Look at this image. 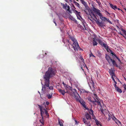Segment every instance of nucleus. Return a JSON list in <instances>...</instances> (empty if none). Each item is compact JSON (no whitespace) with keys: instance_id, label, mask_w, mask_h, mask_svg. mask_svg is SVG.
Segmentation results:
<instances>
[{"instance_id":"nucleus-35","label":"nucleus","mask_w":126,"mask_h":126,"mask_svg":"<svg viewBox=\"0 0 126 126\" xmlns=\"http://www.w3.org/2000/svg\"><path fill=\"white\" fill-rule=\"evenodd\" d=\"M67 11L70 12V7L68 5L67 6Z\"/></svg>"},{"instance_id":"nucleus-11","label":"nucleus","mask_w":126,"mask_h":126,"mask_svg":"<svg viewBox=\"0 0 126 126\" xmlns=\"http://www.w3.org/2000/svg\"><path fill=\"white\" fill-rule=\"evenodd\" d=\"M74 12L77 17L78 19L80 20V19L81 18V17L80 15V12H78L76 10H74Z\"/></svg>"},{"instance_id":"nucleus-39","label":"nucleus","mask_w":126,"mask_h":126,"mask_svg":"<svg viewBox=\"0 0 126 126\" xmlns=\"http://www.w3.org/2000/svg\"><path fill=\"white\" fill-rule=\"evenodd\" d=\"M118 34H120V35H121L122 36L124 37H125V36L123 34H122L121 33V32H118Z\"/></svg>"},{"instance_id":"nucleus-14","label":"nucleus","mask_w":126,"mask_h":126,"mask_svg":"<svg viewBox=\"0 0 126 126\" xmlns=\"http://www.w3.org/2000/svg\"><path fill=\"white\" fill-rule=\"evenodd\" d=\"M69 18V19L71 20H72L75 22L76 23L78 24V23L77 22V20L74 18L71 15H70Z\"/></svg>"},{"instance_id":"nucleus-40","label":"nucleus","mask_w":126,"mask_h":126,"mask_svg":"<svg viewBox=\"0 0 126 126\" xmlns=\"http://www.w3.org/2000/svg\"><path fill=\"white\" fill-rule=\"evenodd\" d=\"M91 56H93V57H95L93 54L91 52V54H90V57H91Z\"/></svg>"},{"instance_id":"nucleus-8","label":"nucleus","mask_w":126,"mask_h":126,"mask_svg":"<svg viewBox=\"0 0 126 126\" xmlns=\"http://www.w3.org/2000/svg\"><path fill=\"white\" fill-rule=\"evenodd\" d=\"M82 25L83 27L82 26H80V27L81 29L83 31L84 30H87L88 29V28L86 23L83 21L82 22Z\"/></svg>"},{"instance_id":"nucleus-51","label":"nucleus","mask_w":126,"mask_h":126,"mask_svg":"<svg viewBox=\"0 0 126 126\" xmlns=\"http://www.w3.org/2000/svg\"><path fill=\"white\" fill-rule=\"evenodd\" d=\"M118 123H119L120 125H121V122H120V121H119L118 122Z\"/></svg>"},{"instance_id":"nucleus-54","label":"nucleus","mask_w":126,"mask_h":126,"mask_svg":"<svg viewBox=\"0 0 126 126\" xmlns=\"http://www.w3.org/2000/svg\"><path fill=\"white\" fill-rule=\"evenodd\" d=\"M114 82V84H117V82L116 81H115Z\"/></svg>"},{"instance_id":"nucleus-31","label":"nucleus","mask_w":126,"mask_h":126,"mask_svg":"<svg viewBox=\"0 0 126 126\" xmlns=\"http://www.w3.org/2000/svg\"><path fill=\"white\" fill-rule=\"evenodd\" d=\"M113 120L115 121V122L117 124H118V122L119 121V120L117 119L116 120H115V119L114 118H113Z\"/></svg>"},{"instance_id":"nucleus-24","label":"nucleus","mask_w":126,"mask_h":126,"mask_svg":"<svg viewBox=\"0 0 126 126\" xmlns=\"http://www.w3.org/2000/svg\"><path fill=\"white\" fill-rule=\"evenodd\" d=\"M74 2L75 3V4L79 8H80V5L78 3L76 2L75 0L74 1Z\"/></svg>"},{"instance_id":"nucleus-61","label":"nucleus","mask_w":126,"mask_h":126,"mask_svg":"<svg viewBox=\"0 0 126 126\" xmlns=\"http://www.w3.org/2000/svg\"><path fill=\"white\" fill-rule=\"evenodd\" d=\"M125 38V39L126 40V37L125 36V37H124Z\"/></svg>"},{"instance_id":"nucleus-37","label":"nucleus","mask_w":126,"mask_h":126,"mask_svg":"<svg viewBox=\"0 0 126 126\" xmlns=\"http://www.w3.org/2000/svg\"><path fill=\"white\" fill-rule=\"evenodd\" d=\"M83 106L84 108H85L86 109H87V110L88 109L86 107V106L85 105H85L83 104Z\"/></svg>"},{"instance_id":"nucleus-6","label":"nucleus","mask_w":126,"mask_h":126,"mask_svg":"<svg viewBox=\"0 0 126 126\" xmlns=\"http://www.w3.org/2000/svg\"><path fill=\"white\" fill-rule=\"evenodd\" d=\"M94 97L96 98L94 99V101L92 100L91 99V98H90L88 99V100L89 101L93 102L94 104L95 105L98 104V105L101 106L100 102L98 100L99 98L97 97V95L94 93Z\"/></svg>"},{"instance_id":"nucleus-25","label":"nucleus","mask_w":126,"mask_h":126,"mask_svg":"<svg viewBox=\"0 0 126 126\" xmlns=\"http://www.w3.org/2000/svg\"><path fill=\"white\" fill-rule=\"evenodd\" d=\"M110 72H109L112 75V76H115V75H114V74L113 72V71L112 70H110Z\"/></svg>"},{"instance_id":"nucleus-42","label":"nucleus","mask_w":126,"mask_h":126,"mask_svg":"<svg viewBox=\"0 0 126 126\" xmlns=\"http://www.w3.org/2000/svg\"><path fill=\"white\" fill-rule=\"evenodd\" d=\"M93 16L96 19L95 20H96V19H97L96 17V16H95L94 14V13H93Z\"/></svg>"},{"instance_id":"nucleus-57","label":"nucleus","mask_w":126,"mask_h":126,"mask_svg":"<svg viewBox=\"0 0 126 126\" xmlns=\"http://www.w3.org/2000/svg\"><path fill=\"white\" fill-rule=\"evenodd\" d=\"M53 22H54V23H56V22H55L54 21H54H53Z\"/></svg>"},{"instance_id":"nucleus-58","label":"nucleus","mask_w":126,"mask_h":126,"mask_svg":"<svg viewBox=\"0 0 126 126\" xmlns=\"http://www.w3.org/2000/svg\"><path fill=\"white\" fill-rule=\"evenodd\" d=\"M69 47V49H70V50H71V48H70V47Z\"/></svg>"},{"instance_id":"nucleus-3","label":"nucleus","mask_w":126,"mask_h":126,"mask_svg":"<svg viewBox=\"0 0 126 126\" xmlns=\"http://www.w3.org/2000/svg\"><path fill=\"white\" fill-rule=\"evenodd\" d=\"M85 118H82V121L84 123L85 125L86 126H91L90 122L91 120V116L88 114L87 113L85 115Z\"/></svg>"},{"instance_id":"nucleus-36","label":"nucleus","mask_w":126,"mask_h":126,"mask_svg":"<svg viewBox=\"0 0 126 126\" xmlns=\"http://www.w3.org/2000/svg\"><path fill=\"white\" fill-rule=\"evenodd\" d=\"M123 86L124 87V89L125 90H126V85L125 84H124L123 85Z\"/></svg>"},{"instance_id":"nucleus-23","label":"nucleus","mask_w":126,"mask_h":126,"mask_svg":"<svg viewBox=\"0 0 126 126\" xmlns=\"http://www.w3.org/2000/svg\"><path fill=\"white\" fill-rule=\"evenodd\" d=\"M88 110V111L90 114L92 115V116L93 115V111L92 109H90V110H89V109Z\"/></svg>"},{"instance_id":"nucleus-55","label":"nucleus","mask_w":126,"mask_h":126,"mask_svg":"<svg viewBox=\"0 0 126 126\" xmlns=\"http://www.w3.org/2000/svg\"><path fill=\"white\" fill-rule=\"evenodd\" d=\"M124 78L125 80L126 81V78L124 77Z\"/></svg>"},{"instance_id":"nucleus-2","label":"nucleus","mask_w":126,"mask_h":126,"mask_svg":"<svg viewBox=\"0 0 126 126\" xmlns=\"http://www.w3.org/2000/svg\"><path fill=\"white\" fill-rule=\"evenodd\" d=\"M68 37L70 39L67 40V42L72 46L74 50L76 51H78L79 50H81V48L79 47V44L75 38L74 36H71L70 35Z\"/></svg>"},{"instance_id":"nucleus-18","label":"nucleus","mask_w":126,"mask_h":126,"mask_svg":"<svg viewBox=\"0 0 126 126\" xmlns=\"http://www.w3.org/2000/svg\"><path fill=\"white\" fill-rule=\"evenodd\" d=\"M95 120L96 124L98 126H102L101 124L99 123L100 122H99L96 119Z\"/></svg>"},{"instance_id":"nucleus-32","label":"nucleus","mask_w":126,"mask_h":126,"mask_svg":"<svg viewBox=\"0 0 126 126\" xmlns=\"http://www.w3.org/2000/svg\"><path fill=\"white\" fill-rule=\"evenodd\" d=\"M81 92H82V93H87L88 92V91H86L85 90L83 89H82V90Z\"/></svg>"},{"instance_id":"nucleus-26","label":"nucleus","mask_w":126,"mask_h":126,"mask_svg":"<svg viewBox=\"0 0 126 126\" xmlns=\"http://www.w3.org/2000/svg\"><path fill=\"white\" fill-rule=\"evenodd\" d=\"M121 30L123 32L125 35H126V31L125 30H124L123 28H122L121 29Z\"/></svg>"},{"instance_id":"nucleus-5","label":"nucleus","mask_w":126,"mask_h":126,"mask_svg":"<svg viewBox=\"0 0 126 126\" xmlns=\"http://www.w3.org/2000/svg\"><path fill=\"white\" fill-rule=\"evenodd\" d=\"M66 87L69 89V90H71L73 93V94H74L76 100H79V98H80V96L79 94L78 93L76 89H72V88L70 86L68 85H66Z\"/></svg>"},{"instance_id":"nucleus-64","label":"nucleus","mask_w":126,"mask_h":126,"mask_svg":"<svg viewBox=\"0 0 126 126\" xmlns=\"http://www.w3.org/2000/svg\"><path fill=\"white\" fill-rule=\"evenodd\" d=\"M55 25L56 26L57 25L56 23H55Z\"/></svg>"},{"instance_id":"nucleus-45","label":"nucleus","mask_w":126,"mask_h":126,"mask_svg":"<svg viewBox=\"0 0 126 126\" xmlns=\"http://www.w3.org/2000/svg\"><path fill=\"white\" fill-rule=\"evenodd\" d=\"M63 83V85H64V86L65 87H66V85H66V84H65L63 82V83Z\"/></svg>"},{"instance_id":"nucleus-48","label":"nucleus","mask_w":126,"mask_h":126,"mask_svg":"<svg viewBox=\"0 0 126 126\" xmlns=\"http://www.w3.org/2000/svg\"><path fill=\"white\" fill-rule=\"evenodd\" d=\"M112 118L113 120V118L115 120H116L117 119L114 116H113V117H112Z\"/></svg>"},{"instance_id":"nucleus-56","label":"nucleus","mask_w":126,"mask_h":126,"mask_svg":"<svg viewBox=\"0 0 126 126\" xmlns=\"http://www.w3.org/2000/svg\"><path fill=\"white\" fill-rule=\"evenodd\" d=\"M110 117H109L108 119V120H110Z\"/></svg>"},{"instance_id":"nucleus-43","label":"nucleus","mask_w":126,"mask_h":126,"mask_svg":"<svg viewBox=\"0 0 126 126\" xmlns=\"http://www.w3.org/2000/svg\"><path fill=\"white\" fill-rule=\"evenodd\" d=\"M46 105H48L49 104V103L47 101L46 103Z\"/></svg>"},{"instance_id":"nucleus-63","label":"nucleus","mask_w":126,"mask_h":126,"mask_svg":"<svg viewBox=\"0 0 126 126\" xmlns=\"http://www.w3.org/2000/svg\"><path fill=\"white\" fill-rule=\"evenodd\" d=\"M118 9V10H120V9H119V8H118V9Z\"/></svg>"},{"instance_id":"nucleus-53","label":"nucleus","mask_w":126,"mask_h":126,"mask_svg":"<svg viewBox=\"0 0 126 126\" xmlns=\"http://www.w3.org/2000/svg\"><path fill=\"white\" fill-rule=\"evenodd\" d=\"M116 27L118 29H120L119 27L118 26H116Z\"/></svg>"},{"instance_id":"nucleus-38","label":"nucleus","mask_w":126,"mask_h":126,"mask_svg":"<svg viewBox=\"0 0 126 126\" xmlns=\"http://www.w3.org/2000/svg\"><path fill=\"white\" fill-rule=\"evenodd\" d=\"M83 106L84 108H85L86 109H87V110L88 109L86 107V106L85 105H85L83 104Z\"/></svg>"},{"instance_id":"nucleus-16","label":"nucleus","mask_w":126,"mask_h":126,"mask_svg":"<svg viewBox=\"0 0 126 126\" xmlns=\"http://www.w3.org/2000/svg\"><path fill=\"white\" fill-rule=\"evenodd\" d=\"M109 59L110 60V62H112V64L113 65H115L117 67H118V65L116 63V62L114 60H113L111 58H110Z\"/></svg>"},{"instance_id":"nucleus-1","label":"nucleus","mask_w":126,"mask_h":126,"mask_svg":"<svg viewBox=\"0 0 126 126\" xmlns=\"http://www.w3.org/2000/svg\"><path fill=\"white\" fill-rule=\"evenodd\" d=\"M57 72L55 68L51 67L48 68V70L47 71L44 76L45 79V84L42 87V90H45L46 87H48L50 90L53 89V87L52 86H49L50 83V79L52 77L55 76Z\"/></svg>"},{"instance_id":"nucleus-62","label":"nucleus","mask_w":126,"mask_h":126,"mask_svg":"<svg viewBox=\"0 0 126 126\" xmlns=\"http://www.w3.org/2000/svg\"><path fill=\"white\" fill-rule=\"evenodd\" d=\"M107 13H108L109 14V15H110V14L108 12H107Z\"/></svg>"},{"instance_id":"nucleus-30","label":"nucleus","mask_w":126,"mask_h":126,"mask_svg":"<svg viewBox=\"0 0 126 126\" xmlns=\"http://www.w3.org/2000/svg\"><path fill=\"white\" fill-rule=\"evenodd\" d=\"M80 97L79 98V100L77 101H79V102H80V103L81 104H82V106L83 105V104L85 105L84 102H82V103L81 102V101L80 100Z\"/></svg>"},{"instance_id":"nucleus-60","label":"nucleus","mask_w":126,"mask_h":126,"mask_svg":"<svg viewBox=\"0 0 126 126\" xmlns=\"http://www.w3.org/2000/svg\"><path fill=\"white\" fill-rule=\"evenodd\" d=\"M88 18H89V19L90 20H91V19H90V18H89V17H88Z\"/></svg>"},{"instance_id":"nucleus-19","label":"nucleus","mask_w":126,"mask_h":126,"mask_svg":"<svg viewBox=\"0 0 126 126\" xmlns=\"http://www.w3.org/2000/svg\"><path fill=\"white\" fill-rule=\"evenodd\" d=\"M115 89L117 92L120 93L122 92V91L121 90V89H120L118 87H116Z\"/></svg>"},{"instance_id":"nucleus-29","label":"nucleus","mask_w":126,"mask_h":126,"mask_svg":"<svg viewBox=\"0 0 126 126\" xmlns=\"http://www.w3.org/2000/svg\"><path fill=\"white\" fill-rule=\"evenodd\" d=\"M110 58H111L109 57H108V58H107V57L106 58V60L109 63H110V60L109 59Z\"/></svg>"},{"instance_id":"nucleus-12","label":"nucleus","mask_w":126,"mask_h":126,"mask_svg":"<svg viewBox=\"0 0 126 126\" xmlns=\"http://www.w3.org/2000/svg\"><path fill=\"white\" fill-rule=\"evenodd\" d=\"M59 91L60 93H61L63 95H64L66 93L69 94L70 95H72V94L70 93H69V92L68 91H67L66 92H65L64 90H63L62 89H60L59 90Z\"/></svg>"},{"instance_id":"nucleus-34","label":"nucleus","mask_w":126,"mask_h":126,"mask_svg":"<svg viewBox=\"0 0 126 126\" xmlns=\"http://www.w3.org/2000/svg\"><path fill=\"white\" fill-rule=\"evenodd\" d=\"M116 58L119 61L120 63H122L121 62L120 59L117 56L116 57Z\"/></svg>"},{"instance_id":"nucleus-17","label":"nucleus","mask_w":126,"mask_h":126,"mask_svg":"<svg viewBox=\"0 0 126 126\" xmlns=\"http://www.w3.org/2000/svg\"><path fill=\"white\" fill-rule=\"evenodd\" d=\"M61 4L63 5V8L64 9H67V4L66 3L65 4H64L62 3H61Z\"/></svg>"},{"instance_id":"nucleus-20","label":"nucleus","mask_w":126,"mask_h":126,"mask_svg":"<svg viewBox=\"0 0 126 126\" xmlns=\"http://www.w3.org/2000/svg\"><path fill=\"white\" fill-rule=\"evenodd\" d=\"M110 4V7L113 9H118V8L115 5H113L112 4Z\"/></svg>"},{"instance_id":"nucleus-59","label":"nucleus","mask_w":126,"mask_h":126,"mask_svg":"<svg viewBox=\"0 0 126 126\" xmlns=\"http://www.w3.org/2000/svg\"><path fill=\"white\" fill-rule=\"evenodd\" d=\"M84 11L86 14H87V13L86 12V11L85 10H84Z\"/></svg>"},{"instance_id":"nucleus-10","label":"nucleus","mask_w":126,"mask_h":126,"mask_svg":"<svg viewBox=\"0 0 126 126\" xmlns=\"http://www.w3.org/2000/svg\"><path fill=\"white\" fill-rule=\"evenodd\" d=\"M94 20L99 26L101 27H103L105 26V25H104V23L101 22H100L99 19H96V20Z\"/></svg>"},{"instance_id":"nucleus-9","label":"nucleus","mask_w":126,"mask_h":126,"mask_svg":"<svg viewBox=\"0 0 126 126\" xmlns=\"http://www.w3.org/2000/svg\"><path fill=\"white\" fill-rule=\"evenodd\" d=\"M98 42L102 47H104L107 50L108 49L109 47L107 45L105 44L102 41L99 40L98 41Z\"/></svg>"},{"instance_id":"nucleus-52","label":"nucleus","mask_w":126,"mask_h":126,"mask_svg":"<svg viewBox=\"0 0 126 126\" xmlns=\"http://www.w3.org/2000/svg\"><path fill=\"white\" fill-rule=\"evenodd\" d=\"M81 68L82 69V70L83 71H84V69L83 68V67H81Z\"/></svg>"},{"instance_id":"nucleus-4","label":"nucleus","mask_w":126,"mask_h":126,"mask_svg":"<svg viewBox=\"0 0 126 126\" xmlns=\"http://www.w3.org/2000/svg\"><path fill=\"white\" fill-rule=\"evenodd\" d=\"M43 105H44V104ZM38 106H39V108L40 109L41 112V116L42 118H43V114H44V113H45L46 116H47V117H49V114L46 110V109H47V105L45 104H44V107L46 109L44 108V107L43 106L39 105H38Z\"/></svg>"},{"instance_id":"nucleus-21","label":"nucleus","mask_w":126,"mask_h":126,"mask_svg":"<svg viewBox=\"0 0 126 126\" xmlns=\"http://www.w3.org/2000/svg\"><path fill=\"white\" fill-rule=\"evenodd\" d=\"M53 94V93H51L50 94H48L47 95V98L48 99H50L51 98L52 96V95Z\"/></svg>"},{"instance_id":"nucleus-22","label":"nucleus","mask_w":126,"mask_h":126,"mask_svg":"<svg viewBox=\"0 0 126 126\" xmlns=\"http://www.w3.org/2000/svg\"><path fill=\"white\" fill-rule=\"evenodd\" d=\"M62 121H63L62 120H58L59 124L60 126H63V125L62 122Z\"/></svg>"},{"instance_id":"nucleus-33","label":"nucleus","mask_w":126,"mask_h":126,"mask_svg":"<svg viewBox=\"0 0 126 126\" xmlns=\"http://www.w3.org/2000/svg\"><path fill=\"white\" fill-rule=\"evenodd\" d=\"M79 58L81 60V61L82 62H84V60L83 59V57H81V56H80Z\"/></svg>"},{"instance_id":"nucleus-28","label":"nucleus","mask_w":126,"mask_h":126,"mask_svg":"<svg viewBox=\"0 0 126 126\" xmlns=\"http://www.w3.org/2000/svg\"><path fill=\"white\" fill-rule=\"evenodd\" d=\"M110 51L111 52V53L112 54V56L114 55L116 57H117L116 54L114 53L111 50H110Z\"/></svg>"},{"instance_id":"nucleus-46","label":"nucleus","mask_w":126,"mask_h":126,"mask_svg":"<svg viewBox=\"0 0 126 126\" xmlns=\"http://www.w3.org/2000/svg\"><path fill=\"white\" fill-rule=\"evenodd\" d=\"M112 80L113 81H115L114 78L113 76H112Z\"/></svg>"},{"instance_id":"nucleus-7","label":"nucleus","mask_w":126,"mask_h":126,"mask_svg":"<svg viewBox=\"0 0 126 126\" xmlns=\"http://www.w3.org/2000/svg\"><path fill=\"white\" fill-rule=\"evenodd\" d=\"M93 10L94 11L95 13H96V14L99 15L100 17V18L101 19H102L104 21L105 20H107L108 18L105 17H103L102 16V15L100 12V11L98 9H97L95 7H94L93 8Z\"/></svg>"},{"instance_id":"nucleus-44","label":"nucleus","mask_w":126,"mask_h":126,"mask_svg":"<svg viewBox=\"0 0 126 126\" xmlns=\"http://www.w3.org/2000/svg\"><path fill=\"white\" fill-rule=\"evenodd\" d=\"M75 124H77V125L78 124V122L77 121H76V120H75Z\"/></svg>"},{"instance_id":"nucleus-15","label":"nucleus","mask_w":126,"mask_h":126,"mask_svg":"<svg viewBox=\"0 0 126 126\" xmlns=\"http://www.w3.org/2000/svg\"><path fill=\"white\" fill-rule=\"evenodd\" d=\"M94 36L93 38L94 40L93 42V45L94 46H96L97 44V43L95 41V40L96 38L95 35H94Z\"/></svg>"},{"instance_id":"nucleus-50","label":"nucleus","mask_w":126,"mask_h":126,"mask_svg":"<svg viewBox=\"0 0 126 126\" xmlns=\"http://www.w3.org/2000/svg\"><path fill=\"white\" fill-rule=\"evenodd\" d=\"M66 2H68V0H69L70 1H71V0H64Z\"/></svg>"},{"instance_id":"nucleus-13","label":"nucleus","mask_w":126,"mask_h":126,"mask_svg":"<svg viewBox=\"0 0 126 126\" xmlns=\"http://www.w3.org/2000/svg\"><path fill=\"white\" fill-rule=\"evenodd\" d=\"M80 0L81 3L84 5L85 8H87L88 7L86 2L84 0Z\"/></svg>"},{"instance_id":"nucleus-27","label":"nucleus","mask_w":126,"mask_h":126,"mask_svg":"<svg viewBox=\"0 0 126 126\" xmlns=\"http://www.w3.org/2000/svg\"><path fill=\"white\" fill-rule=\"evenodd\" d=\"M42 119H41L39 121L41 122L42 124L43 125L44 124V123L43 122V118H42Z\"/></svg>"},{"instance_id":"nucleus-49","label":"nucleus","mask_w":126,"mask_h":126,"mask_svg":"<svg viewBox=\"0 0 126 126\" xmlns=\"http://www.w3.org/2000/svg\"><path fill=\"white\" fill-rule=\"evenodd\" d=\"M116 84H114V86L115 87V89H116V87H118L117 86Z\"/></svg>"},{"instance_id":"nucleus-41","label":"nucleus","mask_w":126,"mask_h":126,"mask_svg":"<svg viewBox=\"0 0 126 126\" xmlns=\"http://www.w3.org/2000/svg\"><path fill=\"white\" fill-rule=\"evenodd\" d=\"M107 21L109 23L112 24L111 22L109 20V19H108Z\"/></svg>"},{"instance_id":"nucleus-47","label":"nucleus","mask_w":126,"mask_h":126,"mask_svg":"<svg viewBox=\"0 0 126 126\" xmlns=\"http://www.w3.org/2000/svg\"><path fill=\"white\" fill-rule=\"evenodd\" d=\"M101 111L102 113H103V111H104V110H103V109H101Z\"/></svg>"}]
</instances>
